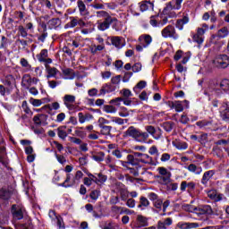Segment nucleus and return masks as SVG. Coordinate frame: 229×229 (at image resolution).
Instances as JSON below:
<instances>
[{
	"mask_svg": "<svg viewBox=\"0 0 229 229\" xmlns=\"http://www.w3.org/2000/svg\"><path fill=\"white\" fill-rule=\"evenodd\" d=\"M55 158L62 165H65V164L67 163V159L65 158V157L58 155L57 153H55Z\"/></svg>",
	"mask_w": 229,
	"mask_h": 229,
	"instance_id": "680f3d73",
	"label": "nucleus"
},
{
	"mask_svg": "<svg viewBox=\"0 0 229 229\" xmlns=\"http://www.w3.org/2000/svg\"><path fill=\"white\" fill-rule=\"evenodd\" d=\"M99 196H101V191L98 190H93L89 194V198L92 201H98Z\"/></svg>",
	"mask_w": 229,
	"mask_h": 229,
	"instance_id": "5fc2aeb1",
	"label": "nucleus"
},
{
	"mask_svg": "<svg viewBox=\"0 0 229 229\" xmlns=\"http://www.w3.org/2000/svg\"><path fill=\"white\" fill-rule=\"evenodd\" d=\"M137 221L140 226H148V218H146V216L139 215L137 216Z\"/></svg>",
	"mask_w": 229,
	"mask_h": 229,
	"instance_id": "6e6d98bb",
	"label": "nucleus"
},
{
	"mask_svg": "<svg viewBox=\"0 0 229 229\" xmlns=\"http://www.w3.org/2000/svg\"><path fill=\"white\" fill-rule=\"evenodd\" d=\"M216 174V170H208L206 171L203 175L202 178L200 180V183L202 185H204V187H208V182H210V180L212 178H214V175Z\"/></svg>",
	"mask_w": 229,
	"mask_h": 229,
	"instance_id": "2eb2a0df",
	"label": "nucleus"
},
{
	"mask_svg": "<svg viewBox=\"0 0 229 229\" xmlns=\"http://www.w3.org/2000/svg\"><path fill=\"white\" fill-rule=\"evenodd\" d=\"M103 110L106 112V114H115L117 112V108L112 105L104 106Z\"/></svg>",
	"mask_w": 229,
	"mask_h": 229,
	"instance_id": "3c124183",
	"label": "nucleus"
},
{
	"mask_svg": "<svg viewBox=\"0 0 229 229\" xmlns=\"http://www.w3.org/2000/svg\"><path fill=\"white\" fill-rule=\"evenodd\" d=\"M48 87L50 89H55L56 87H58V85H60V83H62V81H48Z\"/></svg>",
	"mask_w": 229,
	"mask_h": 229,
	"instance_id": "69168bd1",
	"label": "nucleus"
},
{
	"mask_svg": "<svg viewBox=\"0 0 229 229\" xmlns=\"http://www.w3.org/2000/svg\"><path fill=\"white\" fill-rule=\"evenodd\" d=\"M64 106L68 110H74V105L76 104V96L74 95H64L63 98Z\"/></svg>",
	"mask_w": 229,
	"mask_h": 229,
	"instance_id": "ddd939ff",
	"label": "nucleus"
},
{
	"mask_svg": "<svg viewBox=\"0 0 229 229\" xmlns=\"http://www.w3.org/2000/svg\"><path fill=\"white\" fill-rule=\"evenodd\" d=\"M182 3H183V0H175V4H173V2H169L166 4V8H165V10H180Z\"/></svg>",
	"mask_w": 229,
	"mask_h": 229,
	"instance_id": "cd10ccee",
	"label": "nucleus"
},
{
	"mask_svg": "<svg viewBox=\"0 0 229 229\" xmlns=\"http://www.w3.org/2000/svg\"><path fill=\"white\" fill-rule=\"evenodd\" d=\"M47 24L49 30H56V28L62 24V21L60 18H53L47 22Z\"/></svg>",
	"mask_w": 229,
	"mask_h": 229,
	"instance_id": "c756f323",
	"label": "nucleus"
},
{
	"mask_svg": "<svg viewBox=\"0 0 229 229\" xmlns=\"http://www.w3.org/2000/svg\"><path fill=\"white\" fill-rule=\"evenodd\" d=\"M116 189L120 194V198L122 201H126L128 198H130V191H128V189L123 182H116L115 183Z\"/></svg>",
	"mask_w": 229,
	"mask_h": 229,
	"instance_id": "9b49d317",
	"label": "nucleus"
},
{
	"mask_svg": "<svg viewBox=\"0 0 229 229\" xmlns=\"http://www.w3.org/2000/svg\"><path fill=\"white\" fill-rule=\"evenodd\" d=\"M31 85V75L24 74L21 78V86L24 87V89H30Z\"/></svg>",
	"mask_w": 229,
	"mask_h": 229,
	"instance_id": "c85d7f7f",
	"label": "nucleus"
},
{
	"mask_svg": "<svg viewBox=\"0 0 229 229\" xmlns=\"http://www.w3.org/2000/svg\"><path fill=\"white\" fill-rule=\"evenodd\" d=\"M91 158L92 160H95V162H103L105 160V152H93Z\"/></svg>",
	"mask_w": 229,
	"mask_h": 229,
	"instance_id": "2f4dec72",
	"label": "nucleus"
},
{
	"mask_svg": "<svg viewBox=\"0 0 229 229\" xmlns=\"http://www.w3.org/2000/svg\"><path fill=\"white\" fill-rule=\"evenodd\" d=\"M57 220V226L59 229H65V224H64V218L62 216H55Z\"/></svg>",
	"mask_w": 229,
	"mask_h": 229,
	"instance_id": "338daca9",
	"label": "nucleus"
},
{
	"mask_svg": "<svg viewBox=\"0 0 229 229\" xmlns=\"http://www.w3.org/2000/svg\"><path fill=\"white\" fill-rule=\"evenodd\" d=\"M120 117H128L130 115V112L128 111V108L122 106L119 111Z\"/></svg>",
	"mask_w": 229,
	"mask_h": 229,
	"instance_id": "052dcab7",
	"label": "nucleus"
},
{
	"mask_svg": "<svg viewBox=\"0 0 229 229\" xmlns=\"http://www.w3.org/2000/svg\"><path fill=\"white\" fill-rule=\"evenodd\" d=\"M20 64L21 67H23L25 72H30L31 71V64H30V62L26 58H21Z\"/></svg>",
	"mask_w": 229,
	"mask_h": 229,
	"instance_id": "ea45409f",
	"label": "nucleus"
},
{
	"mask_svg": "<svg viewBox=\"0 0 229 229\" xmlns=\"http://www.w3.org/2000/svg\"><path fill=\"white\" fill-rule=\"evenodd\" d=\"M161 35L163 38H173L174 40H178V38H180L178 32H176V29L173 25L165 27L161 30Z\"/></svg>",
	"mask_w": 229,
	"mask_h": 229,
	"instance_id": "423d86ee",
	"label": "nucleus"
},
{
	"mask_svg": "<svg viewBox=\"0 0 229 229\" xmlns=\"http://www.w3.org/2000/svg\"><path fill=\"white\" fill-rule=\"evenodd\" d=\"M77 7L80 13V15L86 17L89 15V9L87 8V3L83 0H77Z\"/></svg>",
	"mask_w": 229,
	"mask_h": 229,
	"instance_id": "6ab92c4d",
	"label": "nucleus"
},
{
	"mask_svg": "<svg viewBox=\"0 0 229 229\" xmlns=\"http://www.w3.org/2000/svg\"><path fill=\"white\" fill-rule=\"evenodd\" d=\"M0 164L4 165H8V157H6V148L4 147L0 148Z\"/></svg>",
	"mask_w": 229,
	"mask_h": 229,
	"instance_id": "a878e982",
	"label": "nucleus"
},
{
	"mask_svg": "<svg viewBox=\"0 0 229 229\" xmlns=\"http://www.w3.org/2000/svg\"><path fill=\"white\" fill-rule=\"evenodd\" d=\"M107 117L111 119L112 123H115V124L122 125V124H124V123H128V119H123L117 116H110V115H107Z\"/></svg>",
	"mask_w": 229,
	"mask_h": 229,
	"instance_id": "37998d69",
	"label": "nucleus"
},
{
	"mask_svg": "<svg viewBox=\"0 0 229 229\" xmlns=\"http://www.w3.org/2000/svg\"><path fill=\"white\" fill-rule=\"evenodd\" d=\"M147 82L146 81H140L134 88L133 91L136 94H139L140 90H142V89H146Z\"/></svg>",
	"mask_w": 229,
	"mask_h": 229,
	"instance_id": "09e8293b",
	"label": "nucleus"
},
{
	"mask_svg": "<svg viewBox=\"0 0 229 229\" xmlns=\"http://www.w3.org/2000/svg\"><path fill=\"white\" fill-rule=\"evenodd\" d=\"M12 214L13 216V218L16 220L23 219L24 217V208L21 207H19L17 205L12 206Z\"/></svg>",
	"mask_w": 229,
	"mask_h": 229,
	"instance_id": "4468645a",
	"label": "nucleus"
},
{
	"mask_svg": "<svg viewBox=\"0 0 229 229\" xmlns=\"http://www.w3.org/2000/svg\"><path fill=\"white\" fill-rule=\"evenodd\" d=\"M12 198V191L4 188L0 189V199H10Z\"/></svg>",
	"mask_w": 229,
	"mask_h": 229,
	"instance_id": "4c0bfd02",
	"label": "nucleus"
},
{
	"mask_svg": "<svg viewBox=\"0 0 229 229\" xmlns=\"http://www.w3.org/2000/svg\"><path fill=\"white\" fill-rule=\"evenodd\" d=\"M140 162H141V164H147L148 165H155L153 157L148 154H144L143 157L140 159Z\"/></svg>",
	"mask_w": 229,
	"mask_h": 229,
	"instance_id": "72a5a7b5",
	"label": "nucleus"
},
{
	"mask_svg": "<svg viewBox=\"0 0 229 229\" xmlns=\"http://www.w3.org/2000/svg\"><path fill=\"white\" fill-rule=\"evenodd\" d=\"M111 131H112V126L104 125V126L100 127L101 135L108 136V135H110Z\"/></svg>",
	"mask_w": 229,
	"mask_h": 229,
	"instance_id": "603ef678",
	"label": "nucleus"
},
{
	"mask_svg": "<svg viewBox=\"0 0 229 229\" xmlns=\"http://www.w3.org/2000/svg\"><path fill=\"white\" fill-rule=\"evenodd\" d=\"M209 124H211V123L207 120H201V121H199L196 123V125L199 126V128H205L206 126H208Z\"/></svg>",
	"mask_w": 229,
	"mask_h": 229,
	"instance_id": "e2e57ef3",
	"label": "nucleus"
},
{
	"mask_svg": "<svg viewBox=\"0 0 229 229\" xmlns=\"http://www.w3.org/2000/svg\"><path fill=\"white\" fill-rule=\"evenodd\" d=\"M154 4L151 2H141L140 4V12H147V10H153Z\"/></svg>",
	"mask_w": 229,
	"mask_h": 229,
	"instance_id": "f704fd0d",
	"label": "nucleus"
},
{
	"mask_svg": "<svg viewBox=\"0 0 229 229\" xmlns=\"http://www.w3.org/2000/svg\"><path fill=\"white\" fill-rule=\"evenodd\" d=\"M157 173L159 174L157 175V180L160 185H167V191L178 190V182L171 183L172 174L167 170V168L160 166L157 168Z\"/></svg>",
	"mask_w": 229,
	"mask_h": 229,
	"instance_id": "f03ea898",
	"label": "nucleus"
},
{
	"mask_svg": "<svg viewBox=\"0 0 229 229\" xmlns=\"http://www.w3.org/2000/svg\"><path fill=\"white\" fill-rule=\"evenodd\" d=\"M220 116L223 121L229 123V106L228 103L224 102L220 107Z\"/></svg>",
	"mask_w": 229,
	"mask_h": 229,
	"instance_id": "a211bd4d",
	"label": "nucleus"
},
{
	"mask_svg": "<svg viewBox=\"0 0 229 229\" xmlns=\"http://www.w3.org/2000/svg\"><path fill=\"white\" fill-rule=\"evenodd\" d=\"M49 98H42V99H37V98H30L29 102L30 103V105H32V106H41V105H44V103H49Z\"/></svg>",
	"mask_w": 229,
	"mask_h": 229,
	"instance_id": "393cba45",
	"label": "nucleus"
},
{
	"mask_svg": "<svg viewBox=\"0 0 229 229\" xmlns=\"http://www.w3.org/2000/svg\"><path fill=\"white\" fill-rule=\"evenodd\" d=\"M18 31L21 37H22L23 38H26V37H28V29L24 28V26H18Z\"/></svg>",
	"mask_w": 229,
	"mask_h": 229,
	"instance_id": "bf43d9fd",
	"label": "nucleus"
},
{
	"mask_svg": "<svg viewBox=\"0 0 229 229\" xmlns=\"http://www.w3.org/2000/svg\"><path fill=\"white\" fill-rule=\"evenodd\" d=\"M45 69L47 71V80H49L50 78H56V75L60 72L56 67H51L49 64H47Z\"/></svg>",
	"mask_w": 229,
	"mask_h": 229,
	"instance_id": "412c9836",
	"label": "nucleus"
},
{
	"mask_svg": "<svg viewBox=\"0 0 229 229\" xmlns=\"http://www.w3.org/2000/svg\"><path fill=\"white\" fill-rule=\"evenodd\" d=\"M74 181H72V182H71V174H66V179L64 180V182L63 183L60 184L61 187H72V185H74Z\"/></svg>",
	"mask_w": 229,
	"mask_h": 229,
	"instance_id": "de8ad7c7",
	"label": "nucleus"
},
{
	"mask_svg": "<svg viewBox=\"0 0 229 229\" xmlns=\"http://www.w3.org/2000/svg\"><path fill=\"white\" fill-rule=\"evenodd\" d=\"M194 214H197V216H212L214 211L212 210V207L209 205H202L194 208Z\"/></svg>",
	"mask_w": 229,
	"mask_h": 229,
	"instance_id": "6e6552de",
	"label": "nucleus"
},
{
	"mask_svg": "<svg viewBox=\"0 0 229 229\" xmlns=\"http://www.w3.org/2000/svg\"><path fill=\"white\" fill-rule=\"evenodd\" d=\"M88 177H85L83 179V183L86 185V187H90L92 185V182L94 183V174L91 173H87Z\"/></svg>",
	"mask_w": 229,
	"mask_h": 229,
	"instance_id": "a19ab883",
	"label": "nucleus"
},
{
	"mask_svg": "<svg viewBox=\"0 0 229 229\" xmlns=\"http://www.w3.org/2000/svg\"><path fill=\"white\" fill-rule=\"evenodd\" d=\"M108 180V177L101 173L94 174V183L103 185Z\"/></svg>",
	"mask_w": 229,
	"mask_h": 229,
	"instance_id": "b1692460",
	"label": "nucleus"
},
{
	"mask_svg": "<svg viewBox=\"0 0 229 229\" xmlns=\"http://www.w3.org/2000/svg\"><path fill=\"white\" fill-rule=\"evenodd\" d=\"M109 92H112L110 90V84L106 83L100 88L98 96H105L106 94H109Z\"/></svg>",
	"mask_w": 229,
	"mask_h": 229,
	"instance_id": "c03bdc74",
	"label": "nucleus"
},
{
	"mask_svg": "<svg viewBox=\"0 0 229 229\" xmlns=\"http://www.w3.org/2000/svg\"><path fill=\"white\" fill-rule=\"evenodd\" d=\"M175 112H183V104L182 101L176 100L175 102Z\"/></svg>",
	"mask_w": 229,
	"mask_h": 229,
	"instance_id": "774afa93",
	"label": "nucleus"
},
{
	"mask_svg": "<svg viewBox=\"0 0 229 229\" xmlns=\"http://www.w3.org/2000/svg\"><path fill=\"white\" fill-rule=\"evenodd\" d=\"M173 225V218L167 217L163 220H159L157 225V229H167Z\"/></svg>",
	"mask_w": 229,
	"mask_h": 229,
	"instance_id": "aec40b11",
	"label": "nucleus"
},
{
	"mask_svg": "<svg viewBox=\"0 0 229 229\" xmlns=\"http://www.w3.org/2000/svg\"><path fill=\"white\" fill-rule=\"evenodd\" d=\"M57 135L59 139H62L63 140H65L67 137V131L64 130V127H59L57 129Z\"/></svg>",
	"mask_w": 229,
	"mask_h": 229,
	"instance_id": "13d9d810",
	"label": "nucleus"
},
{
	"mask_svg": "<svg viewBox=\"0 0 229 229\" xmlns=\"http://www.w3.org/2000/svg\"><path fill=\"white\" fill-rule=\"evenodd\" d=\"M148 199L152 201L154 208L157 210V212H165L167 210V207H169L170 203L169 200H164L160 199L155 192L148 193Z\"/></svg>",
	"mask_w": 229,
	"mask_h": 229,
	"instance_id": "20e7f679",
	"label": "nucleus"
},
{
	"mask_svg": "<svg viewBox=\"0 0 229 229\" xmlns=\"http://www.w3.org/2000/svg\"><path fill=\"white\" fill-rule=\"evenodd\" d=\"M111 44L117 49H123L126 46V40L123 37L114 36L111 38Z\"/></svg>",
	"mask_w": 229,
	"mask_h": 229,
	"instance_id": "dca6fc26",
	"label": "nucleus"
},
{
	"mask_svg": "<svg viewBox=\"0 0 229 229\" xmlns=\"http://www.w3.org/2000/svg\"><path fill=\"white\" fill-rule=\"evenodd\" d=\"M125 137H131L136 142H146L149 139V134L140 131V129L135 126H130L124 132Z\"/></svg>",
	"mask_w": 229,
	"mask_h": 229,
	"instance_id": "7ed1b4c3",
	"label": "nucleus"
},
{
	"mask_svg": "<svg viewBox=\"0 0 229 229\" xmlns=\"http://www.w3.org/2000/svg\"><path fill=\"white\" fill-rule=\"evenodd\" d=\"M213 64L217 69H226L229 65V56L226 55H220L215 58Z\"/></svg>",
	"mask_w": 229,
	"mask_h": 229,
	"instance_id": "0eeeda50",
	"label": "nucleus"
},
{
	"mask_svg": "<svg viewBox=\"0 0 229 229\" xmlns=\"http://www.w3.org/2000/svg\"><path fill=\"white\" fill-rule=\"evenodd\" d=\"M78 117L79 123H81V124H83V123H87V121H92V119H94V115L89 113H87L85 114H83V113H79Z\"/></svg>",
	"mask_w": 229,
	"mask_h": 229,
	"instance_id": "bb28decb",
	"label": "nucleus"
},
{
	"mask_svg": "<svg viewBox=\"0 0 229 229\" xmlns=\"http://www.w3.org/2000/svg\"><path fill=\"white\" fill-rule=\"evenodd\" d=\"M207 96H223V94H229V80L223 79L219 83L216 82L210 84L205 90Z\"/></svg>",
	"mask_w": 229,
	"mask_h": 229,
	"instance_id": "f257e3e1",
	"label": "nucleus"
},
{
	"mask_svg": "<svg viewBox=\"0 0 229 229\" xmlns=\"http://www.w3.org/2000/svg\"><path fill=\"white\" fill-rule=\"evenodd\" d=\"M104 160L110 169H115V159L114 157L107 156L106 158L104 157Z\"/></svg>",
	"mask_w": 229,
	"mask_h": 229,
	"instance_id": "a18cd8bd",
	"label": "nucleus"
},
{
	"mask_svg": "<svg viewBox=\"0 0 229 229\" xmlns=\"http://www.w3.org/2000/svg\"><path fill=\"white\" fill-rule=\"evenodd\" d=\"M89 49H90V52L92 55H98V53H99V51H103V49H105V44L96 45L93 43L89 47Z\"/></svg>",
	"mask_w": 229,
	"mask_h": 229,
	"instance_id": "473e14b6",
	"label": "nucleus"
},
{
	"mask_svg": "<svg viewBox=\"0 0 229 229\" xmlns=\"http://www.w3.org/2000/svg\"><path fill=\"white\" fill-rule=\"evenodd\" d=\"M36 56L38 62H40L41 64H45V66H47L49 64H53V59L48 57L49 54L47 49H42L40 53L38 54Z\"/></svg>",
	"mask_w": 229,
	"mask_h": 229,
	"instance_id": "9d476101",
	"label": "nucleus"
},
{
	"mask_svg": "<svg viewBox=\"0 0 229 229\" xmlns=\"http://www.w3.org/2000/svg\"><path fill=\"white\" fill-rule=\"evenodd\" d=\"M42 119H47V115L44 114H37L33 117V122L38 126H40V124H42Z\"/></svg>",
	"mask_w": 229,
	"mask_h": 229,
	"instance_id": "49530a36",
	"label": "nucleus"
},
{
	"mask_svg": "<svg viewBox=\"0 0 229 229\" xmlns=\"http://www.w3.org/2000/svg\"><path fill=\"white\" fill-rule=\"evenodd\" d=\"M208 198L213 199V201H221L223 199V194L218 193L216 190H210L208 191Z\"/></svg>",
	"mask_w": 229,
	"mask_h": 229,
	"instance_id": "5701e85b",
	"label": "nucleus"
},
{
	"mask_svg": "<svg viewBox=\"0 0 229 229\" xmlns=\"http://www.w3.org/2000/svg\"><path fill=\"white\" fill-rule=\"evenodd\" d=\"M83 178V172L78 170L73 177V182H80Z\"/></svg>",
	"mask_w": 229,
	"mask_h": 229,
	"instance_id": "0e129e2a",
	"label": "nucleus"
},
{
	"mask_svg": "<svg viewBox=\"0 0 229 229\" xmlns=\"http://www.w3.org/2000/svg\"><path fill=\"white\" fill-rule=\"evenodd\" d=\"M130 173L131 174H133V176H142V178H149V176H153V173L151 172H148V169L146 168H142V167H139L136 169L134 168H130Z\"/></svg>",
	"mask_w": 229,
	"mask_h": 229,
	"instance_id": "1a4fd4ad",
	"label": "nucleus"
},
{
	"mask_svg": "<svg viewBox=\"0 0 229 229\" xmlns=\"http://www.w3.org/2000/svg\"><path fill=\"white\" fill-rule=\"evenodd\" d=\"M228 27H223L217 31L216 37H218V38H226V37H228Z\"/></svg>",
	"mask_w": 229,
	"mask_h": 229,
	"instance_id": "58836bf2",
	"label": "nucleus"
},
{
	"mask_svg": "<svg viewBox=\"0 0 229 229\" xmlns=\"http://www.w3.org/2000/svg\"><path fill=\"white\" fill-rule=\"evenodd\" d=\"M117 18L114 17H107L103 21H98V30L100 31H105L106 30H108L110 28V24L113 22H116Z\"/></svg>",
	"mask_w": 229,
	"mask_h": 229,
	"instance_id": "f8f14e48",
	"label": "nucleus"
},
{
	"mask_svg": "<svg viewBox=\"0 0 229 229\" xmlns=\"http://www.w3.org/2000/svg\"><path fill=\"white\" fill-rule=\"evenodd\" d=\"M208 31V25L207 23H203L200 28L197 30V35L203 37L204 33Z\"/></svg>",
	"mask_w": 229,
	"mask_h": 229,
	"instance_id": "8fccbe9b",
	"label": "nucleus"
},
{
	"mask_svg": "<svg viewBox=\"0 0 229 229\" xmlns=\"http://www.w3.org/2000/svg\"><path fill=\"white\" fill-rule=\"evenodd\" d=\"M63 74L64 76H66L67 80H74V78L76 77V73H74V70L71 68L63 69Z\"/></svg>",
	"mask_w": 229,
	"mask_h": 229,
	"instance_id": "c9c22d12",
	"label": "nucleus"
},
{
	"mask_svg": "<svg viewBox=\"0 0 229 229\" xmlns=\"http://www.w3.org/2000/svg\"><path fill=\"white\" fill-rule=\"evenodd\" d=\"M187 169L190 173H194V174H201V173H203V168L196 165L195 164H190Z\"/></svg>",
	"mask_w": 229,
	"mask_h": 229,
	"instance_id": "7c9ffc66",
	"label": "nucleus"
},
{
	"mask_svg": "<svg viewBox=\"0 0 229 229\" xmlns=\"http://www.w3.org/2000/svg\"><path fill=\"white\" fill-rule=\"evenodd\" d=\"M163 130L165 131L170 132L173 131V128H174V122H165L161 124Z\"/></svg>",
	"mask_w": 229,
	"mask_h": 229,
	"instance_id": "79ce46f5",
	"label": "nucleus"
},
{
	"mask_svg": "<svg viewBox=\"0 0 229 229\" xmlns=\"http://www.w3.org/2000/svg\"><path fill=\"white\" fill-rule=\"evenodd\" d=\"M189 15L188 14H183L182 18L178 19L175 22V28H177V30H180L182 31V30H183V27L185 26V24H189Z\"/></svg>",
	"mask_w": 229,
	"mask_h": 229,
	"instance_id": "4be33fe9",
	"label": "nucleus"
},
{
	"mask_svg": "<svg viewBox=\"0 0 229 229\" xmlns=\"http://www.w3.org/2000/svg\"><path fill=\"white\" fill-rule=\"evenodd\" d=\"M138 42H140V45L136 46V51L140 53L144 51V48L149 47V46H151L153 38L149 34H142L139 37Z\"/></svg>",
	"mask_w": 229,
	"mask_h": 229,
	"instance_id": "39448f33",
	"label": "nucleus"
},
{
	"mask_svg": "<svg viewBox=\"0 0 229 229\" xmlns=\"http://www.w3.org/2000/svg\"><path fill=\"white\" fill-rule=\"evenodd\" d=\"M21 108H22L23 112H25V114H27V115H33V111H31L30 106H28V102L26 100H24L22 102Z\"/></svg>",
	"mask_w": 229,
	"mask_h": 229,
	"instance_id": "864d4df0",
	"label": "nucleus"
},
{
	"mask_svg": "<svg viewBox=\"0 0 229 229\" xmlns=\"http://www.w3.org/2000/svg\"><path fill=\"white\" fill-rule=\"evenodd\" d=\"M148 207H149V200L146 197H140L138 208H140V210H145L148 208Z\"/></svg>",
	"mask_w": 229,
	"mask_h": 229,
	"instance_id": "e433bc0d",
	"label": "nucleus"
},
{
	"mask_svg": "<svg viewBox=\"0 0 229 229\" xmlns=\"http://www.w3.org/2000/svg\"><path fill=\"white\" fill-rule=\"evenodd\" d=\"M146 131H148V133H149L150 135H152V137L154 139H156V140H158V139H160V137H162V129L158 128V130L157 131V129H155L153 127V125H147L145 127Z\"/></svg>",
	"mask_w": 229,
	"mask_h": 229,
	"instance_id": "f3484780",
	"label": "nucleus"
},
{
	"mask_svg": "<svg viewBox=\"0 0 229 229\" xmlns=\"http://www.w3.org/2000/svg\"><path fill=\"white\" fill-rule=\"evenodd\" d=\"M47 26H44V30L41 33V35L38 38V40H39V42H46V38H47Z\"/></svg>",
	"mask_w": 229,
	"mask_h": 229,
	"instance_id": "4d7b16f0",
	"label": "nucleus"
}]
</instances>
